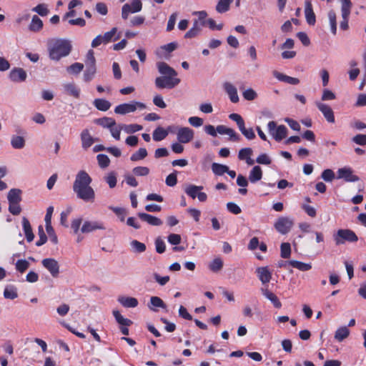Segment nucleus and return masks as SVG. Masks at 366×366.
<instances>
[{"mask_svg": "<svg viewBox=\"0 0 366 366\" xmlns=\"http://www.w3.org/2000/svg\"><path fill=\"white\" fill-rule=\"evenodd\" d=\"M92 177L84 170L77 172L73 183V191L76 197L86 202H93L95 199V192L91 187Z\"/></svg>", "mask_w": 366, "mask_h": 366, "instance_id": "nucleus-1", "label": "nucleus"}, {"mask_svg": "<svg viewBox=\"0 0 366 366\" xmlns=\"http://www.w3.org/2000/svg\"><path fill=\"white\" fill-rule=\"evenodd\" d=\"M157 68L162 75L155 79L154 84L157 89H173L181 80L177 77V72L169 64L164 61L157 63Z\"/></svg>", "mask_w": 366, "mask_h": 366, "instance_id": "nucleus-2", "label": "nucleus"}, {"mask_svg": "<svg viewBox=\"0 0 366 366\" xmlns=\"http://www.w3.org/2000/svg\"><path fill=\"white\" fill-rule=\"evenodd\" d=\"M47 44L49 57L54 61L68 56L71 50V42L67 39H51Z\"/></svg>", "mask_w": 366, "mask_h": 366, "instance_id": "nucleus-3", "label": "nucleus"}, {"mask_svg": "<svg viewBox=\"0 0 366 366\" xmlns=\"http://www.w3.org/2000/svg\"><path fill=\"white\" fill-rule=\"evenodd\" d=\"M335 242L337 245L345 244L346 242H356L358 240V237L356 234L348 229H340L333 235Z\"/></svg>", "mask_w": 366, "mask_h": 366, "instance_id": "nucleus-4", "label": "nucleus"}, {"mask_svg": "<svg viewBox=\"0 0 366 366\" xmlns=\"http://www.w3.org/2000/svg\"><path fill=\"white\" fill-rule=\"evenodd\" d=\"M267 129L269 134L277 142H280L287 136V128L285 125H277L274 121L267 124Z\"/></svg>", "mask_w": 366, "mask_h": 366, "instance_id": "nucleus-5", "label": "nucleus"}, {"mask_svg": "<svg viewBox=\"0 0 366 366\" xmlns=\"http://www.w3.org/2000/svg\"><path fill=\"white\" fill-rule=\"evenodd\" d=\"M146 105L144 103L132 101L129 103H124L117 106L114 112L118 114L124 115L129 113L134 112L137 109H144Z\"/></svg>", "mask_w": 366, "mask_h": 366, "instance_id": "nucleus-6", "label": "nucleus"}, {"mask_svg": "<svg viewBox=\"0 0 366 366\" xmlns=\"http://www.w3.org/2000/svg\"><path fill=\"white\" fill-rule=\"evenodd\" d=\"M341 3V14L342 21H340V26L342 30L348 29V20L351 13L352 4L350 0H340Z\"/></svg>", "mask_w": 366, "mask_h": 366, "instance_id": "nucleus-7", "label": "nucleus"}, {"mask_svg": "<svg viewBox=\"0 0 366 366\" xmlns=\"http://www.w3.org/2000/svg\"><path fill=\"white\" fill-rule=\"evenodd\" d=\"M294 225V221L288 217H280L274 223V228L282 234H287Z\"/></svg>", "mask_w": 366, "mask_h": 366, "instance_id": "nucleus-8", "label": "nucleus"}, {"mask_svg": "<svg viewBox=\"0 0 366 366\" xmlns=\"http://www.w3.org/2000/svg\"><path fill=\"white\" fill-rule=\"evenodd\" d=\"M142 9L141 0H132L131 4H125L122 9V17L127 19L130 14L139 12Z\"/></svg>", "mask_w": 366, "mask_h": 366, "instance_id": "nucleus-9", "label": "nucleus"}, {"mask_svg": "<svg viewBox=\"0 0 366 366\" xmlns=\"http://www.w3.org/2000/svg\"><path fill=\"white\" fill-rule=\"evenodd\" d=\"M105 225L102 221L86 220L81 227V232L84 234L91 233L97 230H104Z\"/></svg>", "mask_w": 366, "mask_h": 366, "instance_id": "nucleus-10", "label": "nucleus"}, {"mask_svg": "<svg viewBox=\"0 0 366 366\" xmlns=\"http://www.w3.org/2000/svg\"><path fill=\"white\" fill-rule=\"evenodd\" d=\"M117 29L114 27L111 31L104 33L103 35L97 36L92 41V47L96 48L102 44H108L112 41L116 34Z\"/></svg>", "mask_w": 366, "mask_h": 366, "instance_id": "nucleus-11", "label": "nucleus"}, {"mask_svg": "<svg viewBox=\"0 0 366 366\" xmlns=\"http://www.w3.org/2000/svg\"><path fill=\"white\" fill-rule=\"evenodd\" d=\"M42 266L48 270L53 277H57L59 274V264L54 258H45L41 261Z\"/></svg>", "mask_w": 366, "mask_h": 366, "instance_id": "nucleus-12", "label": "nucleus"}, {"mask_svg": "<svg viewBox=\"0 0 366 366\" xmlns=\"http://www.w3.org/2000/svg\"><path fill=\"white\" fill-rule=\"evenodd\" d=\"M194 136V132L187 127H179L177 132V138L179 143L187 144L191 142Z\"/></svg>", "mask_w": 366, "mask_h": 366, "instance_id": "nucleus-13", "label": "nucleus"}, {"mask_svg": "<svg viewBox=\"0 0 366 366\" xmlns=\"http://www.w3.org/2000/svg\"><path fill=\"white\" fill-rule=\"evenodd\" d=\"M337 179H343L346 182H355L359 180V177L353 174L350 167H345L340 168L337 172Z\"/></svg>", "mask_w": 366, "mask_h": 366, "instance_id": "nucleus-14", "label": "nucleus"}, {"mask_svg": "<svg viewBox=\"0 0 366 366\" xmlns=\"http://www.w3.org/2000/svg\"><path fill=\"white\" fill-rule=\"evenodd\" d=\"M315 105L318 109L322 112L325 119L330 123L335 122V115L332 108L322 102H315Z\"/></svg>", "mask_w": 366, "mask_h": 366, "instance_id": "nucleus-15", "label": "nucleus"}, {"mask_svg": "<svg viewBox=\"0 0 366 366\" xmlns=\"http://www.w3.org/2000/svg\"><path fill=\"white\" fill-rule=\"evenodd\" d=\"M255 273L262 285H267L272 279V274L268 267H259Z\"/></svg>", "mask_w": 366, "mask_h": 366, "instance_id": "nucleus-16", "label": "nucleus"}, {"mask_svg": "<svg viewBox=\"0 0 366 366\" xmlns=\"http://www.w3.org/2000/svg\"><path fill=\"white\" fill-rule=\"evenodd\" d=\"M217 131L219 134L228 135L230 141L239 142L241 139L240 136L233 129L227 127L224 125H218Z\"/></svg>", "mask_w": 366, "mask_h": 366, "instance_id": "nucleus-17", "label": "nucleus"}, {"mask_svg": "<svg viewBox=\"0 0 366 366\" xmlns=\"http://www.w3.org/2000/svg\"><path fill=\"white\" fill-rule=\"evenodd\" d=\"M26 77V72L22 68L19 67L12 69L9 73V79L13 82L24 81Z\"/></svg>", "mask_w": 366, "mask_h": 366, "instance_id": "nucleus-18", "label": "nucleus"}, {"mask_svg": "<svg viewBox=\"0 0 366 366\" xmlns=\"http://www.w3.org/2000/svg\"><path fill=\"white\" fill-rule=\"evenodd\" d=\"M223 87L230 101L233 103H237L239 100L237 88L230 82H225Z\"/></svg>", "mask_w": 366, "mask_h": 366, "instance_id": "nucleus-19", "label": "nucleus"}, {"mask_svg": "<svg viewBox=\"0 0 366 366\" xmlns=\"http://www.w3.org/2000/svg\"><path fill=\"white\" fill-rule=\"evenodd\" d=\"M253 154V151L249 147L242 148L239 151L238 159L239 160L245 161L248 165H253L254 161L251 158Z\"/></svg>", "mask_w": 366, "mask_h": 366, "instance_id": "nucleus-20", "label": "nucleus"}, {"mask_svg": "<svg viewBox=\"0 0 366 366\" xmlns=\"http://www.w3.org/2000/svg\"><path fill=\"white\" fill-rule=\"evenodd\" d=\"M148 307L154 312H157V308H162L166 311L167 310V305L160 297L157 296L151 297Z\"/></svg>", "mask_w": 366, "mask_h": 366, "instance_id": "nucleus-21", "label": "nucleus"}, {"mask_svg": "<svg viewBox=\"0 0 366 366\" xmlns=\"http://www.w3.org/2000/svg\"><path fill=\"white\" fill-rule=\"evenodd\" d=\"M260 291L262 295L273 304L274 307L280 308L282 307V303L278 297L273 292L269 291L268 288L262 287L260 289Z\"/></svg>", "mask_w": 366, "mask_h": 366, "instance_id": "nucleus-22", "label": "nucleus"}, {"mask_svg": "<svg viewBox=\"0 0 366 366\" xmlns=\"http://www.w3.org/2000/svg\"><path fill=\"white\" fill-rule=\"evenodd\" d=\"M305 14L307 22L310 25H314L316 21L315 15L312 9V5L310 0L305 1Z\"/></svg>", "mask_w": 366, "mask_h": 366, "instance_id": "nucleus-23", "label": "nucleus"}, {"mask_svg": "<svg viewBox=\"0 0 366 366\" xmlns=\"http://www.w3.org/2000/svg\"><path fill=\"white\" fill-rule=\"evenodd\" d=\"M138 216L142 220L152 226H160L163 224L162 220L159 218L147 213L139 212Z\"/></svg>", "mask_w": 366, "mask_h": 366, "instance_id": "nucleus-24", "label": "nucleus"}, {"mask_svg": "<svg viewBox=\"0 0 366 366\" xmlns=\"http://www.w3.org/2000/svg\"><path fill=\"white\" fill-rule=\"evenodd\" d=\"M273 76L279 81H284L292 85H297L300 83L299 79L287 76L277 71L273 72Z\"/></svg>", "mask_w": 366, "mask_h": 366, "instance_id": "nucleus-25", "label": "nucleus"}, {"mask_svg": "<svg viewBox=\"0 0 366 366\" xmlns=\"http://www.w3.org/2000/svg\"><path fill=\"white\" fill-rule=\"evenodd\" d=\"M81 141L83 149H87L94 142V139L91 136L88 129H84L81 133Z\"/></svg>", "mask_w": 366, "mask_h": 366, "instance_id": "nucleus-26", "label": "nucleus"}, {"mask_svg": "<svg viewBox=\"0 0 366 366\" xmlns=\"http://www.w3.org/2000/svg\"><path fill=\"white\" fill-rule=\"evenodd\" d=\"M118 302L124 307H136L139 302L137 298L132 297L121 296L118 298Z\"/></svg>", "mask_w": 366, "mask_h": 366, "instance_id": "nucleus-27", "label": "nucleus"}, {"mask_svg": "<svg viewBox=\"0 0 366 366\" xmlns=\"http://www.w3.org/2000/svg\"><path fill=\"white\" fill-rule=\"evenodd\" d=\"M43 25L42 20L38 16L34 15L29 25V29L32 32H39L42 29Z\"/></svg>", "mask_w": 366, "mask_h": 366, "instance_id": "nucleus-28", "label": "nucleus"}, {"mask_svg": "<svg viewBox=\"0 0 366 366\" xmlns=\"http://www.w3.org/2000/svg\"><path fill=\"white\" fill-rule=\"evenodd\" d=\"M262 177V170L259 166H254L249 174V180L251 183H256Z\"/></svg>", "mask_w": 366, "mask_h": 366, "instance_id": "nucleus-29", "label": "nucleus"}, {"mask_svg": "<svg viewBox=\"0 0 366 366\" xmlns=\"http://www.w3.org/2000/svg\"><path fill=\"white\" fill-rule=\"evenodd\" d=\"M21 190L19 189H11L9 191L7 199L9 203H19L21 200Z\"/></svg>", "mask_w": 366, "mask_h": 366, "instance_id": "nucleus-30", "label": "nucleus"}, {"mask_svg": "<svg viewBox=\"0 0 366 366\" xmlns=\"http://www.w3.org/2000/svg\"><path fill=\"white\" fill-rule=\"evenodd\" d=\"M22 226L27 241L31 242L34 239V235L32 232L31 224L26 217L22 219Z\"/></svg>", "mask_w": 366, "mask_h": 366, "instance_id": "nucleus-31", "label": "nucleus"}, {"mask_svg": "<svg viewBox=\"0 0 366 366\" xmlns=\"http://www.w3.org/2000/svg\"><path fill=\"white\" fill-rule=\"evenodd\" d=\"M170 129H171V127H169L167 129V130H166L161 127H158L153 132V135H152L153 139L157 142L163 140L168 135L169 131L170 130Z\"/></svg>", "mask_w": 366, "mask_h": 366, "instance_id": "nucleus-32", "label": "nucleus"}, {"mask_svg": "<svg viewBox=\"0 0 366 366\" xmlns=\"http://www.w3.org/2000/svg\"><path fill=\"white\" fill-rule=\"evenodd\" d=\"M203 189L202 186L189 184L184 188L185 193L192 199H195L200 191Z\"/></svg>", "mask_w": 366, "mask_h": 366, "instance_id": "nucleus-33", "label": "nucleus"}, {"mask_svg": "<svg viewBox=\"0 0 366 366\" xmlns=\"http://www.w3.org/2000/svg\"><path fill=\"white\" fill-rule=\"evenodd\" d=\"M350 335V330L346 326L339 327L335 333V339L342 342Z\"/></svg>", "mask_w": 366, "mask_h": 366, "instance_id": "nucleus-34", "label": "nucleus"}, {"mask_svg": "<svg viewBox=\"0 0 366 366\" xmlns=\"http://www.w3.org/2000/svg\"><path fill=\"white\" fill-rule=\"evenodd\" d=\"M93 104L98 110L103 112L109 110L111 107V103L104 99H96Z\"/></svg>", "mask_w": 366, "mask_h": 366, "instance_id": "nucleus-35", "label": "nucleus"}, {"mask_svg": "<svg viewBox=\"0 0 366 366\" xmlns=\"http://www.w3.org/2000/svg\"><path fill=\"white\" fill-rule=\"evenodd\" d=\"M131 251L134 253H143L146 250L145 244L134 239L130 242Z\"/></svg>", "mask_w": 366, "mask_h": 366, "instance_id": "nucleus-36", "label": "nucleus"}, {"mask_svg": "<svg viewBox=\"0 0 366 366\" xmlns=\"http://www.w3.org/2000/svg\"><path fill=\"white\" fill-rule=\"evenodd\" d=\"M232 0H219L216 5L217 13L222 14L229 11Z\"/></svg>", "mask_w": 366, "mask_h": 366, "instance_id": "nucleus-37", "label": "nucleus"}, {"mask_svg": "<svg viewBox=\"0 0 366 366\" xmlns=\"http://www.w3.org/2000/svg\"><path fill=\"white\" fill-rule=\"evenodd\" d=\"M327 18L330 26L331 32L335 35L337 33V16L335 11H329L327 13Z\"/></svg>", "mask_w": 366, "mask_h": 366, "instance_id": "nucleus-38", "label": "nucleus"}, {"mask_svg": "<svg viewBox=\"0 0 366 366\" xmlns=\"http://www.w3.org/2000/svg\"><path fill=\"white\" fill-rule=\"evenodd\" d=\"M223 260L221 257H215L209 264V269L213 272H219L223 267Z\"/></svg>", "mask_w": 366, "mask_h": 366, "instance_id": "nucleus-39", "label": "nucleus"}, {"mask_svg": "<svg viewBox=\"0 0 366 366\" xmlns=\"http://www.w3.org/2000/svg\"><path fill=\"white\" fill-rule=\"evenodd\" d=\"M97 71L96 65H86V70L84 73V80L89 82L93 79Z\"/></svg>", "mask_w": 366, "mask_h": 366, "instance_id": "nucleus-40", "label": "nucleus"}, {"mask_svg": "<svg viewBox=\"0 0 366 366\" xmlns=\"http://www.w3.org/2000/svg\"><path fill=\"white\" fill-rule=\"evenodd\" d=\"M289 264L302 272L308 271L312 268L310 263H305L297 260L289 261Z\"/></svg>", "mask_w": 366, "mask_h": 366, "instance_id": "nucleus-41", "label": "nucleus"}, {"mask_svg": "<svg viewBox=\"0 0 366 366\" xmlns=\"http://www.w3.org/2000/svg\"><path fill=\"white\" fill-rule=\"evenodd\" d=\"M4 297L9 300L16 299L18 297L16 287L14 285H7L4 291Z\"/></svg>", "mask_w": 366, "mask_h": 366, "instance_id": "nucleus-42", "label": "nucleus"}, {"mask_svg": "<svg viewBox=\"0 0 366 366\" xmlns=\"http://www.w3.org/2000/svg\"><path fill=\"white\" fill-rule=\"evenodd\" d=\"M115 120L111 117H103L95 120V122L101 127L109 129L114 126Z\"/></svg>", "mask_w": 366, "mask_h": 366, "instance_id": "nucleus-43", "label": "nucleus"}, {"mask_svg": "<svg viewBox=\"0 0 366 366\" xmlns=\"http://www.w3.org/2000/svg\"><path fill=\"white\" fill-rule=\"evenodd\" d=\"M11 144L14 149H22L25 146V139L21 136L14 135L11 139Z\"/></svg>", "mask_w": 366, "mask_h": 366, "instance_id": "nucleus-44", "label": "nucleus"}, {"mask_svg": "<svg viewBox=\"0 0 366 366\" xmlns=\"http://www.w3.org/2000/svg\"><path fill=\"white\" fill-rule=\"evenodd\" d=\"M123 131L127 134H133L142 130V126L137 124H125L122 127Z\"/></svg>", "mask_w": 366, "mask_h": 366, "instance_id": "nucleus-45", "label": "nucleus"}, {"mask_svg": "<svg viewBox=\"0 0 366 366\" xmlns=\"http://www.w3.org/2000/svg\"><path fill=\"white\" fill-rule=\"evenodd\" d=\"M122 126L123 124H117V122H115L114 126H112L109 129L111 135L114 139L120 140V134L121 132L123 131V128H122Z\"/></svg>", "mask_w": 366, "mask_h": 366, "instance_id": "nucleus-46", "label": "nucleus"}, {"mask_svg": "<svg viewBox=\"0 0 366 366\" xmlns=\"http://www.w3.org/2000/svg\"><path fill=\"white\" fill-rule=\"evenodd\" d=\"M113 315L117 322L122 326H129L132 323L130 320L124 317L118 310H114Z\"/></svg>", "mask_w": 366, "mask_h": 366, "instance_id": "nucleus-47", "label": "nucleus"}, {"mask_svg": "<svg viewBox=\"0 0 366 366\" xmlns=\"http://www.w3.org/2000/svg\"><path fill=\"white\" fill-rule=\"evenodd\" d=\"M64 87L68 94L73 96L75 98H78L79 97L80 89L74 84H66Z\"/></svg>", "mask_w": 366, "mask_h": 366, "instance_id": "nucleus-48", "label": "nucleus"}, {"mask_svg": "<svg viewBox=\"0 0 366 366\" xmlns=\"http://www.w3.org/2000/svg\"><path fill=\"white\" fill-rule=\"evenodd\" d=\"M147 156V149L145 148H140L136 152L132 154L130 159L132 162H137L144 159Z\"/></svg>", "mask_w": 366, "mask_h": 366, "instance_id": "nucleus-49", "label": "nucleus"}, {"mask_svg": "<svg viewBox=\"0 0 366 366\" xmlns=\"http://www.w3.org/2000/svg\"><path fill=\"white\" fill-rule=\"evenodd\" d=\"M212 170L216 175H222L228 170V167L224 164L213 163L212 164Z\"/></svg>", "mask_w": 366, "mask_h": 366, "instance_id": "nucleus-50", "label": "nucleus"}, {"mask_svg": "<svg viewBox=\"0 0 366 366\" xmlns=\"http://www.w3.org/2000/svg\"><path fill=\"white\" fill-rule=\"evenodd\" d=\"M104 181L108 184L109 187L110 188H114L117 185V175L116 173L114 172H111L108 173L107 175L104 177Z\"/></svg>", "mask_w": 366, "mask_h": 366, "instance_id": "nucleus-51", "label": "nucleus"}, {"mask_svg": "<svg viewBox=\"0 0 366 366\" xmlns=\"http://www.w3.org/2000/svg\"><path fill=\"white\" fill-rule=\"evenodd\" d=\"M239 129L241 132V133L244 136V137L246 139H247L248 140L254 139L256 137L253 129L252 128L247 129L245 127V124L242 126Z\"/></svg>", "mask_w": 366, "mask_h": 366, "instance_id": "nucleus-52", "label": "nucleus"}, {"mask_svg": "<svg viewBox=\"0 0 366 366\" xmlns=\"http://www.w3.org/2000/svg\"><path fill=\"white\" fill-rule=\"evenodd\" d=\"M29 267V262L26 259H19L16 263V269L24 273Z\"/></svg>", "mask_w": 366, "mask_h": 366, "instance_id": "nucleus-53", "label": "nucleus"}, {"mask_svg": "<svg viewBox=\"0 0 366 366\" xmlns=\"http://www.w3.org/2000/svg\"><path fill=\"white\" fill-rule=\"evenodd\" d=\"M45 226H46V231L49 237L51 242L55 244H57L58 238L54 232V228L51 226V224H47Z\"/></svg>", "mask_w": 366, "mask_h": 366, "instance_id": "nucleus-54", "label": "nucleus"}, {"mask_svg": "<svg viewBox=\"0 0 366 366\" xmlns=\"http://www.w3.org/2000/svg\"><path fill=\"white\" fill-rule=\"evenodd\" d=\"M31 10L41 16H45L49 14V9H47L46 5L44 4H39L34 7Z\"/></svg>", "mask_w": 366, "mask_h": 366, "instance_id": "nucleus-55", "label": "nucleus"}, {"mask_svg": "<svg viewBox=\"0 0 366 366\" xmlns=\"http://www.w3.org/2000/svg\"><path fill=\"white\" fill-rule=\"evenodd\" d=\"M242 96L246 100L252 101L257 97V94L253 89L249 88L243 92Z\"/></svg>", "mask_w": 366, "mask_h": 366, "instance_id": "nucleus-56", "label": "nucleus"}, {"mask_svg": "<svg viewBox=\"0 0 366 366\" xmlns=\"http://www.w3.org/2000/svg\"><path fill=\"white\" fill-rule=\"evenodd\" d=\"M281 257L282 258H288L291 254V247L290 243L284 242L282 243L280 247Z\"/></svg>", "mask_w": 366, "mask_h": 366, "instance_id": "nucleus-57", "label": "nucleus"}, {"mask_svg": "<svg viewBox=\"0 0 366 366\" xmlns=\"http://www.w3.org/2000/svg\"><path fill=\"white\" fill-rule=\"evenodd\" d=\"M109 209L117 215L120 221L124 222L127 216V212L125 209L115 207H110Z\"/></svg>", "mask_w": 366, "mask_h": 366, "instance_id": "nucleus-58", "label": "nucleus"}, {"mask_svg": "<svg viewBox=\"0 0 366 366\" xmlns=\"http://www.w3.org/2000/svg\"><path fill=\"white\" fill-rule=\"evenodd\" d=\"M97 159L100 167L106 168L109 166L110 160L107 155L102 154H98Z\"/></svg>", "mask_w": 366, "mask_h": 366, "instance_id": "nucleus-59", "label": "nucleus"}, {"mask_svg": "<svg viewBox=\"0 0 366 366\" xmlns=\"http://www.w3.org/2000/svg\"><path fill=\"white\" fill-rule=\"evenodd\" d=\"M82 219L81 217L75 218L71 221V228L72 229L74 233L75 234H78L79 230H81L80 227L82 225Z\"/></svg>", "mask_w": 366, "mask_h": 366, "instance_id": "nucleus-60", "label": "nucleus"}, {"mask_svg": "<svg viewBox=\"0 0 366 366\" xmlns=\"http://www.w3.org/2000/svg\"><path fill=\"white\" fill-rule=\"evenodd\" d=\"M132 172L137 176L144 177L149 174V169L147 167H136Z\"/></svg>", "mask_w": 366, "mask_h": 366, "instance_id": "nucleus-61", "label": "nucleus"}, {"mask_svg": "<svg viewBox=\"0 0 366 366\" xmlns=\"http://www.w3.org/2000/svg\"><path fill=\"white\" fill-rule=\"evenodd\" d=\"M84 65L81 63H74L67 68V71L71 74H79L82 71Z\"/></svg>", "mask_w": 366, "mask_h": 366, "instance_id": "nucleus-62", "label": "nucleus"}, {"mask_svg": "<svg viewBox=\"0 0 366 366\" xmlns=\"http://www.w3.org/2000/svg\"><path fill=\"white\" fill-rule=\"evenodd\" d=\"M155 248L156 251L159 254L164 252L166 249V245L164 240L161 237H158L155 240Z\"/></svg>", "mask_w": 366, "mask_h": 366, "instance_id": "nucleus-63", "label": "nucleus"}, {"mask_svg": "<svg viewBox=\"0 0 366 366\" xmlns=\"http://www.w3.org/2000/svg\"><path fill=\"white\" fill-rule=\"evenodd\" d=\"M321 177L326 182H332L335 179V173L332 169H327L322 172Z\"/></svg>", "mask_w": 366, "mask_h": 366, "instance_id": "nucleus-64", "label": "nucleus"}]
</instances>
